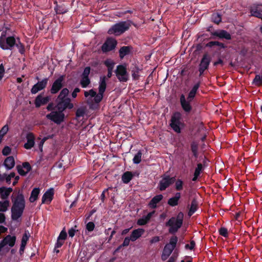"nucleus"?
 Segmentation results:
<instances>
[{
  "label": "nucleus",
  "instance_id": "27",
  "mask_svg": "<svg viewBox=\"0 0 262 262\" xmlns=\"http://www.w3.org/2000/svg\"><path fill=\"white\" fill-rule=\"evenodd\" d=\"M29 236L30 235L29 233H27V231H25L21 238V244L19 249L20 254L24 253L25 247L27 245L28 241L29 240Z\"/></svg>",
  "mask_w": 262,
  "mask_h": 262
},
{
  "label": "nucleus",
  "instance_id": "16",
  "mask_svg": "<svg viewBox=\"0 0 262 262\" xmlns=\"http://www.w3.org/2000/svg\"><path fill=\"white\" fill-rule=\"evenodd\" d=\"M210 33L212 36L217 37L220 39H225L227 40H230L231 39V34L224 30H215L211 31Z\"/></svg>",
  "mask_w": 262,
  "mask_h": 262
},
{
  "label": "nucleus",
  "instance_id": "58",
  "mask_svg": "<svg viewBox=\"0 0 262 262\" xmlns=\"http://www.w3.org/2000/svg\"><path fill=\"white\" fill-rule=\"evenodd\" d=\"M67 99H71L69 97H63L62 96L58 95V96L56 99V103H58V102L66 101L67 100Z\"/></svg>",
  "mask_w": 262,
  "mask_h": 262
},
{
  "label": "nucleus",
  "instance_id": "20",
  "mask_svg": "<svg viewBox=\"0 0 262 262\" xmlns=\"http://www.w3.org/2000/svg\"><path fill=\"white\" fill-rule=\"evenodd\" d=\"M54 189L50 188L43 194L41 199L42 204H50L52 201L54 196Z\"/></svg>",
  "mask_w": 262,
  "mask_h": 262
},
{
  "label": "nucleus",
  "instance_id": "39",
  "mask_svg": "<svg viewBox=\"0 0 262 262\" xmlns=\"http://www.w3.org/2000/svg\"><path fill=\"white\" fill-rule=\"evenodd\" d=\"M212 21L216 24H219L222 21V15L218 13H213L211 16Z\"/></svg>",
  "mask_w": 262,
  "mask_h": 262
},
{
  "label": "nucleus",
  "instance_id": "60",
  "mask_svg": "<svg viewBox=\"0 0 262 262\" xmlns=\"http://www.w3.org/2000/svg\"><path fill=\"white\" fill-rule=\"evenodd\" d=\"M56 109V105H54V103L53 102H51L49 103L48 106H47V110L48 111H55L54 110Z\"/></svg>",
  "mask_w": 262,
  "mask_h": 262
},
{
  "label": "nucleus",
  "instance_id": "51",
  "mask_svg": "<svg viewBox=\"0 0 262 262\" xmlns=\"http://www.w3.org/2000/svg\"><path fill=\"white\" fill-rule=\"evenodd\" d=\"M95 227V224L93 222H90L86 225V229L89 232H91L94 230Z\"/></svg>",
  "mask_w": 262,
  "mask_h": 262
},
{
  "label": "nucleus",
  "instance_id": "56",
  "mask_svg": "<svg viewBox=\"0 0 262 262\" xmlns=\"http://www.w3.org/2000/svg\"><path fill=\"white\" fill-rule=\"evenodd\" d=\"M11 151V149L10 148V147H9L8 146H6L3 149L2 153H3V155L4 156H8L10 154Z\"/></svg>",
  "mask_w": 262,
  "mask_h": 262
},
{
  "label": "nucleus",
  "instance_id": "11",
  "mask_svg": "<svg viewBox=\"0 0 262 262\" xmlns=\"http://www.w3.org/2000/svg\"><path fill=\"white\" fill-rule=\"evenodd\" d=\"M66 76L64 75H60L53 83L50 89V93L52 94L57 93L64 86L63 82L65 79Z\"/></svg>",
  "mask_w": 262,
  "mask_h": 262
},
{
  "label": "nucleus",
  "instance_id": "54",
  "mask_svg": "<svg viewBox=\"0 0 262 262\" xmlns=\"http://www.w3.org/2000/svg\"><path fill=\"white\" fill-rule=\"evenodd\" d=\"M91 68L90 67H86L84 68L83 73L81 74V77H89L90 74Z\"/></svg>",
  "mask_w": 262,
  "mask_h": 262
},
{
  "label": "nucleus",
  "instance_id": "26",
  "mask_svg": "<svg viewBox=\"0 0 262 262\" xmlns=\"http://www.w3.org/2000/svg\"><path fill=\"white\" fill-rule=\"evenodd\" d=\"M133 48L131 46H123L119 50V57L123 59L126 55H129Z\"/></svg>",
  "mask_w": 262,
  "mask_h": 262
},
{
  "label": "nucleus",
  "instance_id": "24",
  "mask_svg": "<svg viewBox=\"0 0 262 262\" xmlns=\"http://www.w3.org/2000/svg\"><path fill=\"white\" fill-rule=\"evenodd\" d=\"M13 191V189L11 187H6L4 186L0 187V197L3 200H8V198L10 193Z\"/></svg>",
  "mask_w": 262,
  "mask_h": 262
},
{
  "label": "nucleus",
  "instance_id": "62",
  "mask_svg": "<svg viewBox=\"0 0 262 262\" xmlns=\"http://www.w3.org/2000/svg\"><path fill=\"white\" fill-rule=\"evenodd\" d=\"M4 73H5V69H4L3 64L2 63L0 64V81L3 78Z\"/></svg>",
  "mask_w": 262,
  "mask_h": 262
},
{
  "label": "nucleus",
  "instance_id": "35",
  "mask_svg": "<svg viewBox=\"0 0 262 262\" xmlns=\"http://www.w3.org/2000/svg\"><path fill=\"white\" fill-rule=\"evenodd\" d=\"M133 174L131 171H126L122 176V181L124 184H128L133 179Z\"/></svg>",
  "mask_w": 262,
  "mask_h": 262
},
{
  "label": "nucleus",
  "instance_id": "44",
  "mask_svg": "<svg viewBox=\"0 0 262 262\" xmlns=\"http://www.w3.org/2000/svg\"><path fill=\"white\" fill-rule=\"evenodd\" d=\"M8 130V125L7 124L4 125L0 130V143H1L3 138L7 133Z\"/></svg>",
  "mask_w": 262,
  "mask_h": 262
},
{
  "label": "nucleus",
  "instance_id": "5",
  "mask_svg": "<svg viewBox=\"0 0 262 262\" xmlns=\"http://www.w3.org/2000/svg\"><path fill=\"white\" fill-rule=\"evenodd\" d=\"M130 26L129 23L124 21L113 25L108 30L109 34H114L116 36H119L128 30Z\"/></svg>",
  "mask_w": 262,
  "mask_h": 262
},
{
  "label": "nucleus",
  "instance_id": "38",
  "mask_svg": "<svg viewBox=\"0 0 262 262\" xmlns=\"http://www.w3.org/2000/svg\"><path fill=\"white\" fill-rule=\"evenodd\" d=\"M91 83V80L89 77H81L80 81V84L82 88H86Z\"/></svg>",
  "mask_w": 262,
  "mask_h": 262
},
{
  "label": "nucleus",
  "instance_id": "36",
  "mask_svg": "<svg viewBox=\"0 0 262 262\" xmlns=\"http://www.w3.org/2000/svg\"><path fill=\"white\" fill-rule=\"evenodd\" d=\"M130 70L132 71V75L133 79L138 80L139 78L138 73L141 70L137 66H133V67H131Z\"/></svg>",
  "mask_w": 262,
  "mask_h": 262
},
{
  "label": "nucleus",
  "instance_id": "48",
  "mask_svg": "<svg viewBox=\"0 0 262 262\" xmlns=\"http://www.w3.org/2000/svg\"><path fill=\"white\" fill-rule=\"evenodd\" d=\"M220 235L224 236V237H227L228 236V232L226 228L222 227L219 230Z\"/></svg>",
  "mask_w": 262,
  "mask_h": 262
},
{
  "label": "nucleus",
  "instance_id": "46",
  "mask_svg": "<svg viewBox=\"0 0 262 262\" xmlns=\"http://www.w3.org/2000/svg\"><path fill=\"white\" fill-rule=\"evenodd\" d=\"M179 201V200L173 196L168 200L167 204L171 207H174L178 205Z\"/></svg>",
  "mask_w": 262,
  "mask_h": 262
},
{
  "label": "nucleus",
  "instance_id": "8",
  "mask_svg": "<svg viewBox=\"0 0 262 262\" xmlns=\"http://www.w3.org/2000/svg\"><path fill=\"white\" fill-rule=\"evenodd\" d=\"M116 77L120 82H125L128 80L129 74L127 71L126 66L119 64L115 70Z\"/></svg>",
  "mask_w": 262,
  "mask_h": 262
},
{
  "label": "nucleus",
  "instance_id": "21",
  "mask_svg": "<svg viewBox=\"0 0 262 262\" xmlns=\"http://www.w3.org/2000/svg\"><path fill=\"white\" fill-rule=\"evenodd\" d=\"M27 142L24 144V148L27 149H31L35 144V137L32 133H29L26 136Z\"/></svg>",
  "mask_w": 262,
  "mask_h": 262
},
{
  "label": "nucleus",
  "instance_id": "4",
  "mask_svg": "<svg viewBox=\"0 0 262 262\" xmlns=\"http://www.w3.org/2000/svg\"><path fill=\"white\" fill-rule=\"evenodd\" d=\"M178 241V238L177 236L173 235L170 237L169 243L165 245L162 251L161 259L163 261L166 260L171 255L176 247Z\"/></svg>",
  "mask_w": 262,
  "mask_h": 262
},
{
  "label": "nucleus",
  "instance_id": "6",
  "mask_svg": "<svg viewBox=\"0 0 262 262\" xmlns=\"http://www.w3.org/2000/svg\"><path fill=\"white\" fill-rule=\"evenodd\" d=\"M170 126L177 133L181 132L184 123L182 121V114L179 112H176L171 116Z\"/></svg>",
  "mask_w": 262,
  "mask_h": 262
},
{
  "label": "nucleus",
  "instance_id": "12",
  "mask_svg": "<svg viewBox=\"0 0 262 262\" xmlns=\"http://www.w3.org/2000/svg\"><path fill=\"white\" fill-rule=\"evenodd\" d=\"M117 45V40L113 38H107L101 46V50L103 53H107L115 49Z\"/></svg>",
  "mask_w": 262,
  "mask_h": 262
},
{
  "label": "nucleus",
  "instance_id": "40",
  "mask_svg": "<svg viewBox=\"0 0 262 262\" xmlns=\"http://www.w3.org/2000/svg\"><path fill=\"white\" fill-rule=\"evenodd\" d=\"M15 46L17 48L19 53L21 54H23L25 51V47L24 45L20 42V39L18 37L16 38V44Z\"/></svg>",
  "mask_w": 262,
  "mask_h": 262
},
{
  "label": "nucleus",
  "instance_id": "53",
  "mask_svg": "<svg viewBox=\"0 0 262 262\" xmlns=\"http://www.w3.org/2000/svg\"><path fill=\"white\" fill-rule=\"evenodd\" d=\"M84 94L85 97H88L89 96L94 97L96 95V92L93 89H91L89 91H85Z\"/></svg>",
  "mask_w": 262,
  "mask_h": 262
},
{
  "label": "nucleus",
  "instance_id": "59",
  "mask_svg": "<svg viewBox=\"0 0 262 262\" xmlns=\"http://www.w3.org/2000/svg\"><path fill=\"white\" fill-rule=\"evenodd\" d=\"M130 241H131V238L130 237L127 236L126 237L123 243L122 244V246L124 247H127L129 245Z\"/></svg>",
  "mask_w": 262,
  "mask_h": 262
},
{
  "label": "nucleus",
  "instance_id": "37",
  "mask_svg": "<svg viewBox=\"0 0 262 262\" xmlns=\"http://www.w3.org/2000/svg\"><path fill=\"white\" fill-rule=\"evenodd\" d=\"M10 206V201L9 200H4L0 201V212H6Z\"/></svg>",
  "mask_w": 262,
  "mask_h": 262
},
{
  "label": "nucleus",
  "instance_id": "3",
  "mask_svg": "<svg viewBox=\"0 0 262 262\" xmlns=\"http://www.w3.org/2000/svg\"><path fill=\"white\" fill-rule=\"evenodd\" d=\"M184 214L180 212L177 215V217H171L166 223V226L169 227V232L171 234L176 233L182 227L183 222Z\"/></svg>",
  "mask_w": 262,
  "mask_h": 262
},
{
  "label": "nucleus",
  "instance_id": "63",
  "mask_svg": "<svg viewBox=\"0 0 262 262\" xmlns=\"http://www.w3.org/2000/svg\"><path fill=\"white\" fill-rule=\"evenodd\" d=\"M64 244V241L58 239L57 238V242L55 244V248H60Z\"/></svg>",
  "mask_w": 262,
  "mask_h": 262
},
{
  "label": "nucleus",
  "instance_id": "1",
  "mask_svg": "<svg viewBox=\"0 0 262 262\" xmlns=\"http://www.w3.org/2000/svg\"><path fill=\"white\" fill-rule=\"evenodd\" d=\"M200 85V81L195 83L190 90L186 98L184 94L181 95L180 97V104L183 110L186 114H189L192 111V106L191 104V102L195 98Z\"/></svg>",
  "mask_w": 262,
  "mask_h": 262
},
{
  "label": "nucleus",
  "instance_id": "64",
  "mask_svg": "<svg viewBox=\"0 0 262 262\" xmlns=\"http://www.w3.org/2000/svg\"><path fill=\"white\" fill-rule=\"evenodd\" d=\"M80 91V89L78 88H76L73 92L72 93V97L73 98H75L77 97V93L79 92Z\"/></svg>",
  "mask_w": 262,
  "mask_h": 262
},
{
  "label": "nucleus",
  "instance_id": "7",
  "mask_svg": "<svg viewBox=\"0 0 262 262\" xmlns=\"http://www.w3.org/2000/svg\"><path fill=\"white\" fill-rule=\"evenodd\" d=\"M16 44V39L14 36L6 37L3 32L0 36V47L4 50H12Z\"/></svg>",
  "mask_w": 262,
  "mask_h": 262
},
{
  "label": "nucleus",
  "instance_id": "57",
  "mask_svg": "<svg viewBox=\"0 0 262 262\" xmlns=\"http://www.w3.org/2000/svg\"><path fill=\"white\" fill-rule=\"evenodd\" d=\"M69 93V91L67 88H63L60 92L59 94L63 97H68Z\"/></svg>",
  "mask_w": 262,
  "mask_h": 262
},
{
  "label": "nucleus",
  "instance_id": "42",
  "mask_svg": "<svg viewBox=\"0 0 262 262\" xmlns=\"http://www.w3.org/2000/svg\"><path fill=\"white\" fill-rule=\"evenodd\" d=\"M184 182L181 179H177L175 183V189L177 191H181L183 189Z\"/></svg>",
  "mask_w": 262,
  "mask_h": 262
},
{
  "label": "nucleus",
  "instance_id": "17",
  "mask_svg": "<svg viewBox=\"0 0 262 262\" xmlns=\"http://www.w3.org/2000/svg\"><path fill=\"white\" fill-rule=\"evenodd\" d=\"M16 169L18 173L22 176H26L27 173L31 171L32 167L28 162L23 163L22 165H18Z\"/></svg>",
  "mask_w": 262,
  "mask_h": 262
},
{
  "label": "nucleus",
  "instance_id": "32",
  "mask_svg": "<svg viewBox=\"0 0 262 262\" xmlns=\"http://www.w3.org/2000/svg\"><path fill=\"white\" fill-rule=\"evenodd\" d=\"M153 212L148 213L146 216L140 218L137 221V224L139 226H143L146 225L151 219Z\"/></svg>",
  "mask_w": 262,
  "mask_h": 262
},
{
  "label": "nucleus",
  "instance_id": "34",
  "mask_svg": "<svg viewBox=\"0 0 262 262\" xmlns=\"http://www.w3.org/2000/svg\"><path fill=\"white\" fill-rule=\"evenodd\" d=\"M40 193V189L39 188H34L31 192V195L29 198V201L31 203L34 202L38 199V195Z\"/></svg>",
  "mask_w": 262,
  "mask_h": 262
},
{
  "label": "nucleus",
  "instance_id": "52",
  "mask_svg": "<svg viewBox=\"0 0 262 262\" xmlns=\"http://www.w3.org/2000/svg\"><path fill=\"white\" fill-rule=\"evenodd\" d=\"M203 169V165L201 163H198L197 167L195 169L194 173L200 175Z\"/></svg>",
  "mask_w": 262,
  "mask_h": 262
},
{
  "label": "nucleus",
  "instance_id": "61",
  "mask_svg": "<svg viewBox=\"0 0 262 262\" xmlns=\"http://www.w3.org/2000/svg\"><path fill=\"white\" fill-rule=\"evenodd\" d=\"M84 112L83 110L78 108L76 112V116L77 117H83L84 116Z\"/></svg>",
  "mask_w": 262,
  "mask_h": 262
},
{
  "label": "nucleus",
  "instance_id": "55",
  "mask_svg": "<svg viewBox=\"0 0 262 262\" xmlns=\"http://www.w3.org/2000/svg\"><path fill=\"white\" fill-rule=\"evenodd\" d=\"M195 246V242L194 241H191L190 245L186 244L185 248L186 249H189L190 250H193Z\"/></svg>",
  "mask_w": 262,
  "mask_h": 262
},
{
  "label": "nucleus",
  "instance_id": "50",
  "mask_svg": "<svg viewBox=\"0 0 262 262\" xmlns=\"http://www.w3.org/2000/svg\"><path fill=\"white\" fill-rule=\"evenodd\" d=\"M77 227V226L75 225L74 227H72L68 230V234L70 237H74V236L75 235L76 232L78 231V230L76 229Z\"/></svg>",
  "mask_w": 262,
  "mask_h": 262
},
{
  "label": "nucleus",
  "instance_id": "13",
  "mask_svg": "<svg viewBox=\"0 0 262 262\" xmlns=\"http://www.w3.org/2000/svg\"><path fill=\"white\" fill-rule=\"evenodd\" d=\"M16 240L15 236H11L10 235H6L1 242H0V251H2V249L6 245L9 246L10 247H12L15 245Z\"/></svg>",
  "mask_w": 262,
  "mask_h": 262
},
{
  "label": "nucleus",
  "instance_id": "14",
  "mask_svg": "<svg viewBox=\"0 0 262 262\" xmlns=\"http://www.w3.org/2000/svg\"><path fill=\"white\" fill-rule=\"evenodd\" d=\"M48 78H45L40 81H38L34 84L31 90V92L32 94H36L39 91L43 90L47 85Z\"/></svg>",
  "mask_w": 262,
  "mask_h": 262
},
{
  "label": "nucleus",
  "instance_id": "10",
  "mask_svg": "<svg viewBox=\"0 0 262 262\" xmlns=\"http://www.w3.org/2000/svg\"><path fill=\"white\" fill-rule=\"evenodd\" d=\"M211 61V57L208 53H205L201 60L199 66V76H202L205 70H207Z\"/></svg>",
  "mask_w": 262,
  "mask_h": 262
},
{
  "label": "nucleus",
  "instance_id": "45",
  "mask_svg": "<svg viewBox=\"0 0 262 262\" xmlns=\"http://www.w3.org/2000/svg\"><path fill=\"white\" fill-rule=\"evenodd\" d=\"M55 11L57 14H64L67 12L68 10L63 6L57 5L55 8Z\"/></svg>",
  "mask_w": 262,
  "mask_h": 262
},
{
  "label": "nucleus",
  "instance_id": "15",
  "mask_svg": "<svg viewBox=\"0 0 262 262\" xmlns=\"http://www.w3.org/2000/svg\"><path fill=\"white\" fill-rule=\"evenodd\" d=\"M250 12L251 16L262 19V5L253 4L250 8Z\"/></svg>",
  "mask_w": 262,
  "mask_h": 262
},
{
  "label": "nucleus",
  "instance_id": "22",
  "mask_svg": "<svg viewBox=\"0 0 262 262\" xmlns=\"http://www.w3.org/2000/svg\"><path fill=\"white\" fill-rule=\"evenodd\" d=\"M104 64L107 67V74L106 78H110L112 76V73L115 63L111 59H106L104 61Z\"/></svg>",
  "mask_w": 262,
  "mask_h": 262
},
{
  "label": "nucleus",
  "instance_id": "9",
  "mask_svg": "<svg viewBox=\"0 0 262 262\" xmlns=\"http://www.w3.org/2000/svg\"><path fill=\"white\" fill-rule=\"evenodd\" d=\"M46 118L57 124H60L64 121L65 115L60 110H56L47 114Z\"/></svg>",
  "mask_w": 262,
  "mask_h": 262
},
{
  "label": "nucleus",
  "instance_id": "33",
  "mask_svg": "<svg viewBox=\"0 0 262 262\" xmlns=\"http://www.w3.org/2000/svg\"><path fill=\"white\" fill-rule=\"evenodd\" d=\"M191 150L194 158H197L199 156V143L195 141H193L190 144Z\"/></svg>",
  "mask_w": 262,
  "mask_h": 262
},
{
  "label": "nucleus",
  "instance_id": "18",
  "mask_svg": "<svg viewBox=\"0 0 262 262\" xmlns=\"http://www.w3.org/2000/svg\"><path fill=\"white\" fill-rule=\"evenodd\" d=\"M51 100L50 96L43 97L41 94L38 95L35 99L34 104L36 108L47 104Z\"/></svg>",
  "mask_w": 262,
  "mask_h": 262
},
{
  "label": "nucleus",
  "instance_id": "23",
  "mask_svg": "<svg viewBox=\"0 0 262 262\" xmlns=\"http://www.w3.org/2000/svg\"><path fill=\"white\" fill-rule=\"evenodd\" d=\"M170 186V182L168 180L165 175L162 177V179L160 181L158 188L161 191L165 190L168 187Z\"/></svg>",
  "mask_w": 262,
  "mask_h": 262
},
{
  "label": "nucleus",
  "instance_id": "47",
  "mask_svg": "<svg viewBox=\"0 0 262 262\" xmlns=\"http://www.w3.org/2000/svg\"><path fill=\"white\" fill-rule=\"evenodd\" d=\"M103 93H102L101 92H98V94L96 93V95L94 97V100L96 103H100L103 97Z\"/></svg>",
  "mask_w": 262,
  "mask_h": 262
},
{
  "label": "nucleus",
  "instance_id": "43",
  "mask_svg": "<svg viewBox=\"0 0 262 262\" xmlns=\"http://www.w3.org/2000/svg\"><path fill=\"white\" fill-rule=\"evenodd\" d=\"M253 84H254L257 86H261L262 85V75L260 76L259 75H256L255 78H254L253 82Z\"/></svg>",
  "mask_w": 262,
  "mask_h": 262
},
{
  "label": "nucleus",
  "instance_id": "29",
  "mask_svg": "<svg viewBox=\"0 0 262 262\" xmlns=\"http://www.w3.org/2000/svg\"><path fill=\"white\" fill-rule=\"evenodd\" d=\"M198 209V202L196 199L193 198L191 202L190 207L188 212V215L191 216Z\"/></svg>",
  "mask_w": 262,
  "mask_h": 262
},
{
  "label": "nucleus",
  "instance_id": "2",
  "mask_svg": "<svg viewBox=\"0 0 262 262\" xmlns=\"http://www.w3.org/2000/svg\"><path fill=\"white\" fill-rule=\"evenodd\" d=\"M13 203L11 207V219L13 221H17L20 218L24 212L25 208V200L23 193H18L17 196L12 199Z\"/></svg>",
  "mask_w": 262,
  "mask_h": 262
},
{
  "label": "nucleus",
  "instance_id": "19",
  "mask_svg": "<svg viewBox=\"0 0 262 262\" xmlns=\"http://www.w3.org/2000/svg\"><path fill=\"white\" fill-rule=\"evenodd\" d=\"M74 105L71 103V99H67V101L63 102H58L56 105L57 110H60L64 112L66 109L71 110L73 108Z\"/></svg>",
  "mask_w": 262,
  "mask_h": 262
},
{
  "label": "nucleus",
  "instance_id": "31",
  "mask_svg": "<svg viewBox=\"0 0 262 262\" xmlns=\"http://www.w3.org/2000/svg\"><path fill=\"white\" fill-rule=\"evenodd\" d=\"M106 80L107 78L106 76L100 77L98 87V90L99 92L103 94L105 92L106 88Z\"/></svg>",
  "mask_w": 262,
  "mask_h": 262
},
{
  "label": "nucleus",
  "instance_id": "30",
  "mask_svg": "<svg viewBox=\"0 0 262 262\" xmlns=\"http://www.w3.org/2000/svg\"><path fill=\"white\" fill-rule=\"evenodd\" d=\"M4 165L7 169H11L15 165V161L14 158L12 156H9L6 158V159L5 160Z\"/></svg>",
  "mask_w": 262,
  "mask_h": 262
},
{
  "label": "nucleus",
  "instance_id": "41",
  "mask_svg": "<svg viewBox=\"0 0 262 262\" xmlns=\"http://www.w3.org/2000/svg\"><path fill=\"white\" fill-rule=\"evenodd\" d=\"M142 153L141 150H139L138 152L135 155L133 161L134 163L138 164H139L142 159Z\"/></svg>",
  "mask_w": 262,
  "mask_h": 262
},
{
  "label": "nucleus",
  "instance_id": "25",
  "mask_svg": "<svg viewBox=\"0 0 262 262\" xmlns=\"http://www.w3.org/2000/svg\"><path fill=\"white\" fill-rule=\"evenodd\" d=\"M144 232V229L142 228H138L137 229L134 230L132 231L130 236L131 238V241H136L137 239L140 238Z\"/></svg>",
  "mask_w": 262,
  "mask_h": 262
},
{
  "label": "nucleus",
  "instance_id": "49",
  "mask_svg": "<svg viewBox=\"0 0 262 262\" xmlns=\"http://www.w3.org/2000/svg\"><path fill=\"white\" fill-rule=\"evenodd\" d=\"M67 237V233L66 231L64 228L60 232L58 239L64 241Z\"/></svg>",
  "mask_w": 262,
  "mask_h": 262
},
{
  "label": "nucleus",
  "instance_id": "28",
  "mask_svg": "<svg viewBox=\"0 0 262 262\" xmlns=\"http://www.w3.org/2000/svg\"><path fill=\"white\" fill-rule=\"evenodd\" d=\"M163 196L162 194H158L155 196L149 203V206L151 208H156L158 204L163 199Z\"/></svg>",
  "mask_w": 262,
  "mask_h": 262
}]
</instances>
